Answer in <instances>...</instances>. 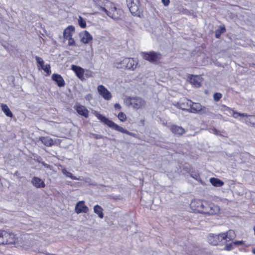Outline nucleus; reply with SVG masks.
Wrapping results in <instances>:
<instances>
[{"instance_id":"nucleus-1","label":"nucleus","mask_w":255,"mask_h":255,"mask_svg":"<svg viewBox=\"0 0 255 255\" xmlns=\"http://www.w3.org/2000/svg\"><path fill=\"white\" fill-rule=\"evenodd\" d=\"M201 204L202 209H201L202 211H200L199 214L207 215H215L220 213V207L211 201L202 200Z\"/></svg>"},{"instance_id":"nucleus-2","label":"nucleus","mask_w":255,"mask_h":255,"mask_svg":"<svg viewBox=\"0 0 255 255\" xmlns=\"http://www.w3.org/2000/svg\"><path fill=\"white\" fill-rule=\"evenodd\" d=\"M95 116L102 123H103L105 125H107L109 127L112 128V129L117 130L118 131L121 132L123 133H126L128 135H132V133L128 131L126 129H124L123 128L119 126L116 123H115L113 121L107 118L106 117L103 115L96 112L95 114Z\"/></svg>"},{"instance_id":"nucleus-3","label":"nucleus","mask_w":255,"mask_h":255,"mask_svg":"<svg viewBox=\"0 0 255 255\" xmlns=\"http://www.w3.org/2000/svg\"><path fill=\"white\" fill-rule=\"evenodd\" d=\"M16 235L8 230H0V245H14L16 242Z\"/></svg>"},{"instance_id":"nucleus-4","label":"nucleus","mask_w":255,"mask_h":255,"mask_svg":"<svg viewBox=\"0 0 255 255\" xmlns=\"http://www.w3.org/2000/svg\"><path fill=\"white\" fill-rule=\"evenodd\" d=\"M141 55L143 59L152 63H159L162 58L161 53L154 51L142 52Z\"/></svg>"},{"instance_id":"nucleus-5","label":"nucleus","mask_w":255,"mask_h":255,"mask_svg":"<svg viewBox=\"0 0 255 255\" xmlns=\"http://www.w3.org/2000/svg\"><path fill=\"white\" fill-rule=\"evenodd\" d=\"M127 103L134 109L138 110L144 108L146 102L144 99L139 97H128L126 99Z\"/></svg>"},{"instance_id":"nucleus-6","label":"nucleus","mask_w":255,"mask_h":255,"mask_svg":"<svg viewBox=\"0 0 255 255\" xmlns=\"http://www.w3.org/2000/svg\"><path fill=\"white\" fill-rule=\"evenodd\" d=\"M189 108L188 112L194 114L196 113H206L207 112V108L201 105L199 103H194L191 101V103L189 104Z\"/></svg>"},{"instance_id":"nucleus-7","label":"nucleus","mask_w":255,"mask_h":255,"mask_svg":"<svg viewBox=\"0 0 255 255\" xmlns=\"http://www.w3.org/2000/svg\"><path fill=\"white\" fill-rule=\"evenodd\" d=\"M106 6L107 8L100 7L99 9L101 11L100 14H107L109 16L110 14L114 15L115 14L114 12L117 10V8L116 7L115 4L112 2H111L109 1H107Z\"/></svg>"},{"instance_id":"nucleus-8","label":"nucleus","mask_w":255,"mask_h":255,"mask_svg":"<svg viewBox=\"0 0 255 255\" xmlns=\"http://www.w3.org/2000/svg\"><path fill=\"white\" fill-rule=\"evenodd\" d=\"M128 6L129 10L130 11L131 14L139 16V14L136 13L139 9V0H126Z\"/></svg>"},{"instance_id":"nucleus-9","label":"nucleus","mask_w":255,"mask_h":255,"mask_svg":"<svg viewBox=\"0 0 255 255\" xmlns=\"http://www.w3.org/2000/svg\"><path fill=\"white\" fill-rule=\"evenodd\" d=\"M208 242L210 244L213 246H218L224 243L223 238H222V234L218 235H210L208 237Z\"/></svg>"},{"instance_id":"nucleus-10","label":"nucleus","mask_w":255,"mask_h":255,"mask_svg":"<svg viewBox=\"0 0 255 255\" xmlns=\"http://www.w3.org/2000/svg\"><path fill=\"white\" fill-rule=\"evenodd\" d=\"M98 93L105 100L109 101L112 98L111 92L103 85H100L97 87Z\"/></svg>"},{"instance_id":"nucleus-11","label":"nucleus","mask_w":255,"mask_h":255,"mask_svg":"<svg viewBox=\"0 0 255 255\" xmlns=\"http://www.w3.org/2000/svg\"><path fill=\"white\" fill-rule=\"evenodd\" d=\"M202 200L199 199H194L191 201L190 204V208L193 212L199 214L200 211H202Z\"/></svg>"},{"instance_id":"nucleus-12","label":"nucleus","mask_w":255,"mask_h":255,"mask_svg":"<svg viewBox=\"0 0 255 255\" xmlns=\"http://www.w3.org/2000/svg\"><path fill=\"white\" fill-rule=\"evenodd\" d=\"M71 69L75 73L76 76L81 81L84 80V73L85 70L78 66L75 65H72L71 66Z\"/></svg>"},{"instance_id":"nucleus-13","label":"nucleus","mask_w":255,"mask_h":255,"mask_svg":"<svg viewBox=\"0 0 255 255\" xmlns=\"http://www.w3.org/2000/svg\"><path fill=\"white\" fill-rule=\"evenodd\" d=\"M74 108L79 115L86 118L89 117V111L84 106L81 105L79 103H76Z\"/></svg>"},{"instance_id":"nucleus-14","label":"nucleus","mask_w":255,"mask_h":255,"mask_svg":"<svg viewBox=\"0 0 255 255\" xmlns=\"http://www.w3.org/2000/svg\"><path fill=\"white\" fill-rule=\"evenodd\" d=\"M75 212L77 214L82 213H87L89 211V209L85 204L84 201H81L77 202L75 206Z\"/></svg>"},{"instance_id":"nucleus-15","label":"nucleus","mask_w":255,"mask_h":255,"mask_svg":"<svg viewBox=\"0 0 255 255\" xmlns=\"http://www.w3.org/2000/svg\"><path fill=\"white\" fill-rule=\"evenodd\" d=\"M125 64H126L127 69L134 70L137 66V62L132 58H125Z\"/></svg>"},{"instance_id":"nucleus-16","label":"nucleus","mask_w":255,"mask_h":255,"mask_svg":"<svg viewBox=\"0 0 255 255\" xmlns=\"http://www.w3.org/2000/svg\"><path fill=\"white\" fill-rule=\"evenodd\" d=\"M51 79L54 81L59 87H63L65 85V82L63 78L60 74L56 73L52 74Z\"/></svg>"},{"instance_id":"nucleus-17","label":"nucleus","mask_w":255,"mask_h":255,"mask_svg":"<svg viewBox=\"0 0 255 255\" xmlns=\"http://www.w3.org/2000/svg\"><path fill=\"white\" fill-rule=\"evenodd\" d=\"M170 130L172 133L178 135H182L185 132L184 128L176 125H171L170 127Z\"/></svg>"},{"instance_id":"nucleus-18","label":"nucleus","mask_w":255,"mask_h":255,"mask_svg":"<svg viewBox=\"0 0 255 255\" xmlns=\"http://www.w3.org/2000/svg\"><path fill=\"white\" fill-rule=\"evenodd\" d=\"M222 234L224 243L233 240L236 237L235 233L233 230H229L226 233H222Z\"/></svg>"},{"instance_id":"nucleus-19","label":"nucleus","mask_w":255,"mask_h":255,"mask_svg":"<svg viewBox=\"0 0 255 255\" xmlns=\"http://www.w3.org/2000/svg\"><path fill=\"white\" fill-rule=\"evenodd\" d=\"M31 183L32 185L37 188H44L45 187L44 182L37 177H33L31 180Z\"/></svg>"},{"instance_id":"nucleus-20","label":"nucleus","mask_w":255,"mask_h":255,"mask_svg":"<svg viewBox=\"0 0 255 255\" xmlns=\"http://www.w3.org/2000/svg\"><path fill=\"white\" fill-rule=\"evenodd\" d=\"M81 41L84 44L89 43L93 39L92 35L86 30L81 34Z\"/></svg>"},{"instance_id":"nucleus-21","label":"nucleus","mask_w":255,"mask_h":255,"mask_svg":"<svg viewBox=\"0 0 255 255\" xmlns=\"http://www.w3.org/2000/svg\"><path fill=\"white\" fill-rule=\"evenodd\" d=\"M75 31V28L73 26H68L63 32V37L64 39L72 37L73 33Z\"/></svg>"},{"instance_id":"nucleus-22","label":"nucleus","mask_w":255,"mask_h":255,"mask_svg":"<svg viewBox=\"0 0 255 255\" xmlns=\"http://www.w3.org/2000/svg\"><path fill=\"white\" fill-rule=\"evenodd\" d=\"M39 140L46 146H51L54 144L53 140L48 136H41L39 138Z\"/></svg>"},{"instance_id":"nucleus-23","label":"nucleus","mask_w":255,"mask_h":255,"mask_svg":"<svg viewBox=\"0 0 255 255\" xmlns=\"http://www.w3.org/2000/svg\"><path fill=\"white\" fill-rule=\"evenodd\" d=\"M190 82L196 87H199L201 84L199 81V78L197 76L191 75L189 77Z\"/></svg>"},{"instance_id":"nucleus-24","label":"nucleus","mask_w":255,"mask_h":255,"mask_svg":"<svg viewBox=\"0 0 255 255\" xmlns=\"http://www.w3.org/2000/svg\"><path fill=\"white\" fill-rule=\"evenodd\" d=\"M210 181L211 183L215 187H221L224 184V182L220 179L214 177L211 178Z\"/></svg>"},{"instance_id":"nucleus-25","label":"nucleus","mask_w":255,"mask_h":255,"mask_svg":"<svg viewBox=\"0 0 255 255\" xmlns=\"http://www.w3.org/2000/svg\"><path fill=\"white\" fill-rule=\"evenodd\" d=\"M191 103V100H189L188 99H186L185 102H181V103H178V107L182 109V110H186L188 111V108H189V104Z\"/></svg>"},{"instance_id":"nucleus-26","label":"nucleus","mask_w":255,"mask_h":255,"mask_svg":"<svg viewBox=\"0 0 255 255\" xmlns=\"http://www.w3.org/2000/svg\"><path fill=\"white\" fill-rule=\"evenodd\" d=\"M1 110L5 114V115L10 118H12L13 116V114L11 113V111L8 107V106L6 104H1Z\"/></svg>"},{"instance_id":"nucleus-27","label":"nucleus","mask_w":255,"mask_h":255,"mask_svg":"<svg viewBox=\"0 0 255 255\" xmlns=\"http://www.w3.org/2000/svg\"><path fill=\"white\" fill-rule=\"evenodd\" d=\"M94 211L98 215L100 218L102 219L104 218L103 209L100 206L98 205H95L94 207Z\"/></svg>"},{"instance_id":"nucleus-28","label":"nucleus","mask_w":255,"mask_h":255,"mask_svg":"<svg viewBox=\"0 0 255 255\" xmlns=\"http://www.w3.org/2000/svg\"><path fill=\"white\" fill-rule=\"evenodd\" d=\"M226 32L224 25H220L219 28L215 31V36L217 38H220L221 35Z\"/></svg>"},{"instance_id":"nucleus-29","label":"nucleus","mask_w":255,"mask_h":255,"mask_svg":"<svg viewBox=\"0 0 255 255\" xmlns=\"http://www.w3.org/2000/svg\"><path fill=\"white\" fill-rule=\"evenodd\" d=\"M125 58L119 62H117L115 63V66L118 69H127L126 64H125Z\"/></svg>"},{"instance_id":"nucleus-30","label":"nucleus","mask_w":255,"mask_h":255,"mask_svg":"<svg viewBox=\"0 0 255 255\" xmlns=\"http://www.w3.org/2000/svg\"><path fill=\"white\" fill-rule=\"evenodd\" d=\"M41 69L44 70V72H45L47 75H50L51 71V67L50 64H46L45 65H44Z\"/></svg>"},{"instance_id":"nucleus-31","label":"nucleus","mask_w":255,"mask_h":255,"mask_svg":"<svg viewBox=\"0 0 255 255\" xmlns=\"http://www.w3.org/2000/svg\"><path fill=\"white\" fill-rule=\"evenodd\" d=\"M118 118L119 120L123 122H125L127 119L126 115L122 112H121L119 113Z\"/></svg>"},{"instance_id":"nucleus-32","label":"nucleus","mask_w":255,"mask_h":255,"mask_svg":"<svg viewBox=\"0 0 255 255\" xmlns=\"http://www.w3.org/2000/svg\"><path fill=\"white\" fill-rule=\"evenodd\" d=\"M78 23H79V26L81 27V28H85L86 26V21L85 20H84L82 17H79V18L78 19Z\"/></svg>"},{"instance_id":"nucleus-33","label":"nucleus","mask_w":255,"mask_h":255,"mask_svg":"<svg viewBox=\"0 0 255 255\" xmlns=\"http://www.w3.org/2000/svg\"><path fill=\"white\" fill-rule=\"evenodd\" d=\"M222 97V94L221 93L216 92L213 95V99L215 102H218Z\"/></svg>"},{"instance_id":"nucleus-34","label":"nucleus","mask_w":255,"mask_h":255,"mask_svg":"<svg viewBox=\"0 0 255 255\" xmlns=\"http://www.w3.org/2000/svg\"><path fill=\"white\" fill-rule=\"evenodd\" d=\"M62 171V173L64 175H65L67 177H70V178H71L72 179H76V178H75V177H74L73 176L71 172L68 171L66 169H63Z\"/></svg>"},{"instance_id":"nucleus-35","label":"nucleus","mask_w":255,"mask_h":255,"mask_svg":"<svg viewBox=\"0 0 255 255\" xmlns=\"http://www.w3.org/2000/svg\"><path fill=\"white\" fill-rule=\"evenodd\" d=\"M233 116L235 118H237L238 117H248L249 116L248 115L245 113H240L237 112H234Z\"/></svg>"},{"instance_id":"nucleus-36","label":"nucleus","mask_w":255,"mask_h":255,"mask_svg":"<svg viewBox=\"0 0 255 255\" xmlns=\"http://www.w3.org/2000/svg\"><path fill=\"white\" fill-rule=\"evenodd\" d=\"M68 40V44L69 46H74L76 45V42L74 38L72 37H68L67 38H65Z\"/></svg>"},{"instance_id":"nucleus-37","label":"nucleus","mask_w":255,"mask_h":255,"mask_svg":"<svg viewBox=\"0 0 255 255\" xmlns=\"http://www.w3.org/2000/svg\"><path fill=\"white\" fill-rule=\"evenodd\" d=\"M35 59L36 60V62L38 65V66L41 67V68L44 66V61L42 60V59L38 56L35 57Z\"/></svg>"},{"instance_id":"nucleus-38","label":"nucleus","mask_w":255,"mask_h":255,"mask_svg":"<svg viewBox=\"0 0 255 255\" xmlns=\"http://www.w3.org/2000/svg\"><path fill=\"white\" fill-rule=\"evenodd\" d=\"M234 244L233 242L227 244L225 247V250L227 251H231L234 249Z\"/></svg>"},{"instance_id":"nucleus-39","label":"nucleus","mask_w":255,"mask_h":255,"mask_svg":"<svg viewBox=\"0 0 255 255\" xmlns=\"http://www.w3.org/2000/svg\"><path fill=\"white\" fill-rule=\"evenodd\" d=\"M209 131L211 133H214L215 135H219V134H220V131L217 128H216L214 127L210 128L209 129Z\"/></svg>"},{"instance_id":"nucleus-40","label":"nucleus","mask_w":255,"mask_h":255,"mask_svg":"<svg viewBox=\"0 0 255 255\" xmlns=\"http://www.w3.org/2000/svg\"><path fill=\"white\" fill-rule=\"evenodd\" d=\"M162 3L165 6H167L169 4L170 1L169 0H161Z\"/></svg>"},{"instance_id":"nucleus-41","label":"nucleus","mask_w":255,"mask_h":255,"mask_svg":"<svg viewBox=\"0 0 255 255\" xmlns=\"http://www.w3.org/2000/svg\"><path fill=\"white\" fill-rule=\"evenodd\" d=\"M114 107L116 109H118V110H121L122 108L121 105L118 103L115 104L114 105Z\"/></svg>"},{"instance_id":"nucleus-42","label":"nucleus","mask_w":255,"mask_h":255,"mask_svg":"<svg viewBox=\"0 0 255 255\" xmlns=\"http://www.w3.org/2000/svg\"><path fill=\"white\" fill-rule=\"evenodd\" d=\"M233 243L234 244V245H242L243 244V242L242 241H236Z\"/></svg>"},{"instance_id":"nucleus-43","label":"nucleus","mask_w":255,"mask_h":255,"mask_svg":"<svg viewBox=\"0 0 255 255\" xmlns=\"http://www.w3.org/2000/svg\"><path fill=\"white\" fill-rule=\"evenodd\" d=\"M86 99L87 100H90L92 98V95L91 94H89L88 95H86V97H85Z\"/></svg>"},{"instance_id":"nucleus-44","label":"nucleus","mask_w":255,"mask_h":255,"mask_svg":"<svg viewBox=\"0 0 255 255\" xmlns=\"http://www.w3.org/2000/svg\"><path fill=\"white\" fill-rule=\"evenodd\" d=\"M123 13V11L122 9H119L117 14L122 15Z\"/></svg>"},{"instance_id":"nucleus-45","label":"nucleus","mask_w":255,"mask_h":255,"mask_svg":"<svg viewBox=\"0 0 255 255\" xmlns=\"http://www.w3.org/2000/svg\"><path fill=\"white\" fill-rule=\"evenodd\" d=\"M253 253H254V254H255V250H253V251H252Z\"/></svg>"},{"instance_id":"nucleus-46","label":"nucleus","mask_w":255,"mask_h":255,"mask_svg":"<svg viewBox=\"0 0 255 255\" xmlns=\"http://www.w3.org/2000/svg\"><path fill=\"white\" fill-rule=\"evenodd\" d=\"M252 125H253V126L255 127V123H253Z\"/></svg>"}]
</instances>
